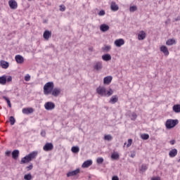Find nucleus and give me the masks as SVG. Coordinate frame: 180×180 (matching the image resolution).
Wrapping results in <instances>:
<instances>
[{"label":"nucleus","instance_id":"1","mask_svg":"<svg viewBox=\"0 0 180 180\" xmlns=\"http://www.w3.org/2000/svg\"><path fill=\"white\" fill-rule=\"evenodd\" d=\"M96 92L100 96H112L113 95V90L110 89L109 91H107L105 86H98L96 89Z\"/></svg>","mask_w":180,"mask_h":180},{"label":"nucleus","instance_id":"2","mask_svg":"<svg viewBox=\"0 0 180 180\" xmlns=\"http://www.w3.org/2000/svg\"><path fill=\"white\" fill-rule=\"evenodd\" d=\"M37 154H39L37 151L30 153L21 159L20 164H27V162H30L32 160H34V158L37 157Z\"/></svg>","mask_w":180,"mask_h":180},{"label":"nucleus","instance_id":"3","mask_svg":"<svg viewBox=\"0 0 180 180\" xmlns=\"http://www.w3.org/2000/svg\"><path fill=\"white\" fill-rule=\"evenodd\" d=\"M54 89V82H49L44 86V95H50L51 91Z\"/></svg>","mask_w":180,"mask_h":180},{"label":"nucleus","instance_id":"4","mask_svg":"<svg viewBox=\"0 0 180 180\" xmlns=\"http://www.w3.org/2000/svg\"><path fill=\"white\" fill-rule=\"evenodd\" d=\"M179 123L178 120H171L169 119L165 122L166 129L170 130V129H174L176 124Z\"/></svg>","mask_w":180,"mask_h":180},{"label":"nucleus","instance_id":"5","mask_svg":"<svg viewBox=\"0 0 180 180\" xmlns=\"http://www.w3.org/2000/svg\"><path fill=\"white\" fill-rule=\"evenodd\" d=\"M60 94H61V89L58 87H53V89H52V91L50 93V94L55 98H57Z\"/></svg>","mask_w":180,"mask_h":180},{"label":"nucleus","instance_id":"6","mask_svg":"<svg viewBox=\"0 0 180 180\" xmlns=\"http://www.w3.org/2000/svg\"><path fill=\"white\" fill-rule=\"evenodd\" d=\"M44 108L46 110H53V109L56 108V104L51 101H49L44 104Z\"/></svg>","mask_w":180,"mask_h":180},{"label":"nucleus","instance_id":"7","mask_svg":"<svg viewBox=\"0 0 180 180\" xmlns=\"http://www.w3.org/2000/svg\"><path fill=\"white\" fill-rule=\"evenodd\" d=\"M53 148H54V145L52 143H46L43 147L44 151H51Z\"/></svg>","mask_w":180,"mask_h":180},{"label":"nucleus","instance_id":"8","mask_svg":"<svg viewBox=\"0 0 180 180\" xmlns=\"http://www.w3.org/2000/svg\"><path fill=\"white\" fill-rule=\"evenodd\" d=\"M80 171L81 170L79 169H76L75 170L70 171L67 173V176L68 178H70V176H77V174H79Z\"/></svg>","mask_w":180,"mask_h":180},{"label":"nucleus","instance_id":"9","mask_svg":"<svg viewBox=\"0 0 180 180\" xmlns=\"http://www.w3.org/2000/svg\"><path fill=\"white\" fill-rule=\"evenodd\" d=\"M8 5L11 9H17L18 8V3L15 0H10L8 1Z\"/></svg>","mask_w":180,"mask_h":180},{"label":"nucleus","instance_id":"10","mask_svg":"<svg viewBox=\"0 0 180 180\" xmlns=\"http://www.w3.org/2000/svg\"><path fill=\"white\" fill-rule=\"evenodd\" d=\"M114 44H115L117 47H122V46L124 44V39H116L114 42Z\"/></svg>","mask_w":180,"mask_h":180},{"label":"nucleus","instance_id":"11","mask_svg":"<svg viewBox=\"0 0 180 180\" xmlns=\"http://www.w3.org/2000/svg\"><path fill=\"white\" fill-rule=\"evenodd\" d=\"M43 37L45 40H49L51 37V31L45 30L43 34Z\"/></svg>","mask_w":180,"mask_h":180},{"label":"nucleus","instance_id":"12","mask_svg":"<svg viewBox=\"0 0 180 180\" xmlns=\"http://www.w3.org/2000/svg\"><path fill=\"white\" fill-rule=\"evenodd\" d=\"M112 79H113V77L112 76H107L103 79V84L105 85H109V84L112 82Z\"/></svg>","mask_w":180,"mask_h":180},{"label":"nucleus","instance_id":"13","mask_svg":"<svg viewBox=\"0 0 180 180\" xmlns=\"http://www.w3.org/2000/svg\"><path fill=\"white\" fill-rule=\"evenodd\" d=\"M110 8H111V11H112L113 12H116L119 11V6L116 4V2L112 1L110 4Z\"/></svg>","mask_w":180,"mask_h":180},{"label":"nucleus","instance_id":"14","mask_svg":"<svg viewBox=\"0 0 180 180\" xmlns=\"http://www.w3.org/2000/svg\"><path fill=\"white\" fill-rule=\"evenodd\" d=\"M103 68L102 62H96L94 65V68L96 71H100Z\"/></svg>","mask_w":180,"mask_h":180},{"label":"nucleus","instance_id":"15","mask_svg":"<svg viewBox=\"0 0 180 180\" xmlns=\"http://www.w3.org/2000/svg\"><path fill=\"white\" fill-rule=\"evenodd\" d=\"M15 59L16 63H18V64H23V61H24L23 56L20 55H16L15 57Z\"/></svg>","mask_w":180,"mask_h":180},{"label":"nucleus","instance_id":"16","mask_svg":"<svg viewBox=\"0 0 180 180\" xmlns=\"http://www.w3.org/2000/svg\"><path fill=\"white\" fill-rule=\"evenodd\" d=\"M19 150H14L12 153H11V155H12V158L13 160H18V158H19Z\"/></svg>","mask_w":180,"mask_h":180},{"label":"nucleus","instance_id":"17","mask_svg":"<svg viewBox=\"0 0 180 180\" xmlns=\"http://www.w3.org/2000/svg\"><path fill=\"white\" fill-rule=\"evenodd\" d=\"M34 110L32 108H27L22 109V113L24 115H30V113H33Z\"/></svg>","mask_w":180,"mask_h":180},{"label":"nucleus","instance_id":"18","mask_svg":"<svg viewBox=\"0 0 180 180\" xmlns=\"http://www.w3.org/2000/svg\"><path fill=\"white\" fill-rule=\"evenodd\" d=\"M110 29V27L109 25H106V24H102L101 26H100V30L101 32H103V33H105V32H108V30H109Z\"/></svg>","mask_w":180,"mask_h":180},{"label":"nucleus","instance_id":"19","mask_svg":"<svg viewBox=\"0 0 180 180\" xmlns=\"http://www.w3.org/2000/svg\"><path fill=\"white\" fill-rule=\"evenodd\" d=\"M160 51L165 54V56H169V51H168V48L165 46H162L160 47Z\"/></svg>","mask_w":180,"mask_h":180},{"label":"nucleus","instance_id":"20","mask_svg":"<svg viewBox=\"0 0 180 180\" xmlns=\"http://www.w3.org/2000/svg\"><path fill=\"white\" fill-rule=\"evenodd\" d=\"M178 154V150L176 149H172L169 153V155L171 158H174V157H176V155Z\"/></svg>","mask_w":180,"mask_h":180},{"label":"nucleus","instance_id":"21","mask_svg":"<svg viewBox=\"0 0 180 180\" xmlns=\"http://www.w3.org/2000/svg\"><path fill=\"white\" fill-rule=\"evenodd\" d=\"M102 60H103V61H110L112 56L109 53L104 54L102 56Z\"/></svg>","mask_w":180,"mask_h":180},{"label":"nucleus","instance_id":"22","mask_svg":"<svg viewBox=\"0 0 180 180\" xmlns=\"http://www.w3.org/2000/svg\"><path fill=\"white\" fill-rule=\"evenodd\" d=\"M0 65H1L2 68H4V70H6V68L9 67V63L5 60H1Z\"/></svg>","mask_w":180,"mask_h":180},{"label":"nucleus","instance_id":"23","mask_svg":"<svg viewBox=\"0 0 180 180\" xmlns=\"http://www.w3.org/2000/svg\"><path fill=\"white\" fill-rule=\"evenodd\" d=\"M92 164V160H86L85 161L82 165V168H88L89 167H91V165Z\"/></svg>","mask_w":180,"mask_h":180},{"label":"nucleus","instance_id":"24","mask_svg":"<svg viewBox=\"0 0 180 180\" xmlns=\"http://www.w3.org/2000/svg\"><path fill=\"white\" fill-rule=\"evenodd\" d=\"M117 101H119V98L117 97V95H115V96H112L111 97L109 102H110V103L115 105V103H116V102H117Z\"/></svg>","mask_w":180,"mask_h":180},{"label":"nucleus","instance_id":"25","mask_svg":"<svg viewBox=\"0 0 180 180\" xmlns=\"http://www.w3.org/2000/svg\"><path fill=\"white\" fill-rule=\"evenodd\" d=\"M139 40H144L146 39V32L144 31H141L138 34Z\"/></svg>","mask_w":180,"mask_h":180},{"label":"nucleus","instance_id":"26","mask_svg":"<svg viewBox=\"0 0 180 180\" xmlns=\"http://www.w3.org/2000/svg\"><path fill=\"white\" fill-rule=\"evenodd\" d=\"M166 44L167 46H172L174 44H176V41L174 39H170L166 41Z\"/></svg>","mask_w":180,"mask_h":180},{"label":"nucleus","instance_id":"27","mask_svg":"<svg viewBox=\"0 0 180 180\" xmlns=\"http://www.w3.org/2000/svg\"><path fill=\"white\" fill-rule=\"evenodd\" d=\"M0 84L1 85H5L6 84V75L0 77Z\"/></svg>","mask_w":180,"mask_h":180},{"label":"nucleus","instance_id":"28","mask_svg":"<svg viewBox=\"0 0 180 180\" xmlns=\"http://www.w3.org/2000/svg\"><path fill=\"white\" fill-rule=\"evenodd\" d=\"M119 158H120V155H119V153L117 152H114L111 155L112 160H119Z\"/></svg>","mask_w":180,"mask_h":180},{"label":"nucleus","instance_id":"29","mask_svg":"<svg viewBox=\"0 0 180 180\" xmlns=\"http://www.w3.org/2000/svg\"><path fill=\"white\" fill-rule=\"evenodd\" d=\"M173 110L176 113H179L180 112V105H175L173 106Z\"/></svg>","mask_w":180,"mask_h":180},{"label":"nucleus","instance_id":"30","mask_svg":"<svg viewBox=\"0 0 180 180\" xmlns=\"http://www.w3.org/2000/svg\"><path fill=\"white\" fill-rule=\"evenodd\" d=\"M9 122L11 123V125L13 126V124H15V123H16V120L15 119V117L11 116L9 117Z\"/></svg>","mask_w":180,"mask_h":180},{"label":"nucleus","instance_id":"31","mask_svg":"<svg viewBox=\"0 0 180 180\" xmlns=\"http://www.w3.org/2000/svg\"><path fill=\"white\" fill-rule=\"evenodd\" d=\"M71 150L75 154L79 153V147L78 146H72Z\"/></svg>","mask_w":180,"mask_h":180},{"label":"nucleus","instance_id":"32","mask_svg":"<svg viewBox=\"0 0 180 180\" xmlns=\"http://www.w3.org/2000/svg\"><path fill=\"white\" fill-rule=\"evenodd\" d=\"M141 138L142 140H148V139H150V135L148 134H143L141 135Z\"/></svg>","mask_w":180,"mask_h":180},{"label":"nucleus","instance_id":"33","mask_svg":"<svg viewBox=\"0 0 180 180\" xmlns=\"http://www.w3.org/2000/svg\"><path fill=\"white\" fill-rule=\"evenodd\" d=\"M110 49H112V46H105L104 47L102 48V50L103 51H105L106 53L110 51Z\"/></svg>","mask_w":180,"mask_h":180},{"label":"nucleus","instance_id":"34","mask_svg":"<svg viewBox=\"0 0 180 180\" xmlns=\"http://www.w3.org/2000/svg\"><path fill=\"white\" fill-rule=\"evenodd\" d=\"M148 167H147V165H141V169H140V171L141 172H146V171H147V169H148Z\"/></svg>","mask_w":180,"mask_h":180},{"label":"nucleus","instance_id":"35","mask_svg":"<svg viewBox=\"0 0 180 180\" xmlns=\"http://www.w3.org/2000/svg\"><path fill=\"white\" fill-rule=\"evenodd\" d=\"M24 179L25 180H32V174H25L24 176Z\"/></svg>","mask_w":180,"mask_h":180},{"label":"nucleus","instance_id":"36","mask_svg":"<svg viewBox=\"0 0 180 180\" xmlns=\"http://www.w3.org/2000/svg\"><path fill=\"white\" fill-rule=\"evenodd\" d=\"M137 119V114L136 112H132L131 115V120H136Z\"/></svg>","mask_w":180,"mask_h":180},{"label":"nucleus","instance_id":"37","mask_svg":"<svg viewBox=\"0 0 180 180\" xmlns=\"http://www.w3.org/2000/svg\"><path fill=\"white\" fill-rule=\"evenodd\" d=\"M112 137L111 135H105L104 136V139L107 140L108 141H112Z\"/></svg>","mask_w":180,"mask_h":180},{"label":"nucleus","instance_id":"38","mask_svg":"<svg viewBox=\"0 0 180 180\" xmlns=\"http://www.w3.org/2000/svg\"><path fill=\"white\" fill-rule=\"evenodd\" d=\"M129 11L131 12H136V11H137V6H132L129 8Z\"/></svg>","mask_w":180,"mask_h":180},{"label":"nucleus","instance_id":"39","mask_svg":"<svg viewBox=\"0 0 180 180\" xmlns=\"http://www.w3.org/2000/svg\"><path fill=\"white\" fill-rule=\"evenodd\" d=\"M96 162L97 164H102L103 162V158H98Z\"/></svg>","mask_w":180,"mask_h":180},{"label":"nucleus","instance_id":"40","mask_svg":"<svg viewBox=\"0 0 180 180\" xmlns=\"http://www.w3.org/2000/svg\"><path fill=\"white\" fill-rule=\"evenodd\" d=\"M132 143H133V139H128V143L127 144V148H129V147L131 146Z\"/></svg>","mask_w":180,"mask_h":180},{"label":"nucleus","instance_id":"41","mask_svg":"<svg viewBox=\"0 0 180 180\" xmlns=\"http://www.w3.org/2000/svg\"><path fill=\"white\" fill-rule=\"evenodd\" d=\"M105 13H106L105 12L104 10H101V11H100L99 13H98V16H105Z\"/></svg>","mask_w":180,"mask_h":180},{"label":"nucleus","instance_id":"42","mask_svg":"<svg viewBox=\"0 0 180 180\" xmlns=\"http://www.w3.org/2000/svg\"><path fill=\"white\" fill-rule=\"evenodd\" d=\"M59 10L60 11V12H65V6H64V5H60Z\"/></svg>","mask_w":180,"mask_h":180},{"label":"nucleus","instance_id":"43","mask_svg":"<svg viewBox=\"0 0 180 180\" xmlns=\"http://www.w3.org/2000/svg\"><path fill=\"white\" fill-rule=\"evenodd\" d=\"M25 81H27V82L30 81V75H27L25 77Z\"/></svg>","mask_w":180,"mask_h":180},{"label":"nucleus","instance_id":"44","mask_svg":"<svg viewBox=\"0 0 180 180\" xmlns=\"http://www.w3.org/2000/svg\"><path fill=\"white\" fill-rule=\"evenodd\" d=\"M11 150H7L6 151L5 154L7 157H11Z\"/></svg>","mask_w":180,"mask_h":180},{"label":"nucleus","instance_id":"45","mask_svg":"<svg viewBox=\"0 0 180 180\" xmlns=\"http://www.w3.org/2000/svg\"><path fill=\"white\" fill-rule=\"evenodd\" d=\"M27 171H30V169H33V165H30L27 167Z\"/></svg>","mask_w":180,"mask_h":180},{"label":"nucleus","instance_id":"46","mask_svg":"<svg viewBox=\"0 0 180 180\" xmlns=\"http://www.w3.org/2000/svg\"><path fill=\"white\" fill-rule=\"evenodd\" d=\"M41 136H42V137H46V131H41Z\"/></svg>","mask_w":180,"mask_h":180},{"label":"nucleus","instance_id":"47","mask_svg":"<svg viewBox=\"0 0 180 180\" xmlns=\"http://www.w3.org/2000/svg\"><path fill=\"white\" fill-rule=\"evenodd\" d=\"M165 25H169L171 23V19L168 18L167 20L165 22Z\"/></svg>","mask_w":180,"mask_h":180},{"label":"nucleus","instance_id":"48","mask_svg":"<svg viewBox=\"0 0 180 180\" xmlns=\"http://www.w3.org/2000/svg\"><path fill=\"white\" fill-rule=\"evenodd\" d=\"M151 180H161V177L157 176V177H153Z\"/></svg>","mask_w":180,"mask_h":180},{"label":"nucleus","instance_id":"49","mask_svg":"<svg viewBox=\"0 0 180 180\" xmlns=\"http://www.w3.org/2000/svg\"><path fill=\"white\" fill-rule=\"evenodd\" d=\"M7 82H11L12 81V77L9 76L7 79H6Z\"/></svg>","mask_w":180,"mask_h":180},{"label":"nucleus","instance_id":"50","mask_svg":"<svg viewBox=\"0 0 180 180\" xmlns=\"http://www.w3.org/2000/svg\"><path fill=\"white\" fill-rule=\"evenodd\" d=\"M3 99H5V101H6V102H9L11 100H9V98L5 96H3Z\"/></svg>","mask_w":180,"mask_h":180},{"label":"nucleus","instance_id":"51","mask_svg":"<svg viewBox=\"0 0 180 180\" xmlns=\"http://www.w3.org/2000/svg\"><path fill=\"white\" fill-rule=\"evenodd\" d=\"M179 20H180V16H178L177 18H174L173 20V22H178Z\"/></svg>","mask_w":180,"mask_h":180},{"label":"nucleus","instance_id":"52","mask_svg":"<svg viewBox=\"0 0 180 180\" xmlns=\"http://www.w3.org/2000/svg\"><path fill=\"white\" fill-rule=\"evenodd\" d=\"M175 143H176V141H175V140H171L170 141H169V143L172 145V146H174V144H175Z\"/></svg>","mask_w":180,"mask_h":180},{"label":"nucleus","instance_id":"53","mask_svg":"<svg viewBox=\"0 0 180 180\" xmlns=\"http://www.w3.org/2000/svg\"><path fill=\"white\" fill-rule=\"evenodd\" d=\"M130 157H131V158H134V157H136V152H133V153L131 154Z\"/></svg>","mask_w":180,"mask_h":180},{"label":"nucleus","instance_id":"54","mask_svg":"<svg viewBox=\"0 0 180 180\" xmlns=\"http://www.w3.org/2000/svg\"><path fill=\"white\" fill-rule=\"evenodd\" d=\"M112 180H119V177L117 176H114L112 177Z\"/></svg>","mask_w":180,"mask_h":180},{"label":"nucleus","instance_id":"55","mask_svg":"<svg viewBox=\"0 0 180 180\" xmlns=\"http://www.w3.org/2000/svg\"><path fill=\"white\" fill-rule=\"evenodd\" d=\"M8 105L9 106V108H12V104H11V101H7Z\"/></svg>","mask_w":180,"mask_h":180},{"label":"nucleus","instance_id":"56","mask_svg":"<svg viewBox=\"0 0 180 180\" xmlns=\"http://www.w3.org/2000/svg\"><path fill=\"white\" fill-rule=\"evenodd\" d=\"M89 50H90L91 51H92V49H89Z\"/></svg>","mask_w":180,"mask_h":180},{"label":"nucleus","instance_id":"57","mask_svg":"<svg viewBox=\"0 0 180 180\" xmlns=\"http://www.w3.org/2000/svg\"><path fill=\"white\" fill-rule=\"evenodd\" d=\"M124 146H126V142L124 143Z\"/></svg>","mask_w":180,"mask_h":180},{"label":"nucleus","instance_id":"58","mask_svg":"<svg viewBox=\"0 0 180 180\" xmlns=\"http://www.w3.org/2000/svg\"><path fill=\"white\" fill-rule=\"evenodd\" d=\"M28 1H32V0H28Z\"/></svg>","mask_w":180,"mask_h":180}]
</instances>
